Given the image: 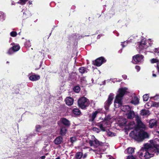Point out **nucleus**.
Instances as JSON below:
<instances>
[{
	"mask_svg": "<svg viewBox=\"0 0 159 159\" xmlns=\"http://www.w3.org/2000/svg\"><path fill=\"white\" fill-rule=\"evenodd\" d=\"M135 68L137 70V72L139 71L140 70V66H135Z\"/></svg>",
	"mask_w": 159,
	"mask_h": 159,
	"instance_id": "nucleus-45",
	"label": "nucleus"
},
{
	"mask_svg": "<svg viewBox=\"0 0 159 159\" xmlns=\"http://www.w3.org/2000/svg\"><path fill=\"white\" fill-rule=\"evenodd\" d=\"M114 94L112 93H110L109 95L107 100L105 103V108L106 110L108 109L110 105L111 104L112 101L114 98Z\"/></svg>",
	"mask_w": 159,
	"mask_h": 159,
	"instance_id": "nucleus-8",
	"label": "nucleus"
},
{
	"mask_svg": "<svg viewBox=\"0 0 159 159\" xmlns=\"http://www.w3.org/2000/svg\"><path fill=\"white\" fill-rule=\"evenodd\" d=\"M157 64V73L158 74L159 73V61L158 62Z\"/></svg>",
	"mask_w": 159,
	"mask_h": 159,
	"instance_id": "nucleus-44",
	"label": "nucleus"
},
{
	"mask_svg": "<svg viewBox=\"0 0 159 159\" xmlns=\"http://www.w3.org/2000/svg\"><path fill=\"white\" fill-rule=\"evenodd\" d=\"M28 77L29 80L32 81H36L40 78V76L39 75L34 74H29L28 75Z\"/></svg>",
	"mask_w": 159,
	"mask_h": 159,
	"instance_id": "nucleus-12",
	"label": "nucleus"
},
{
	"mask_svg": "<svg viewBox=\"0 0 159 159\" xmlns=\"http://www.w3.org/2000/svg\"><path fill=\"white\" fill-rule=\"evenodd\" d=\"M126 120L124 119V121L120 123V124L122 126H125V128L126 129H134V130L130 133L129 136L134 140L140 142L148 137V134L144 131L141 130L140 129L135 125L134 121L130 122L127 125H126Z\"/></svg>",
	"mask_w": 159,
	"mask_h": 159,
	"instance_id": "nucleus-1",
	"label": "nucleus"
},
{
	"mask_svg": "<svg viewBox=\"0 0 159 159\" xmlns=\"http://www.w3.org/2000/svg\"><path fill=\"white\" fill-rule=\"evenodd\" d=\"M122 78L126 80L127 78V76L126 75H122Z\"/></svg>",
	"mask_w": 159,
	"mask_h": 159,
	"instance_id": "nucleus-47",
	"label": "nucleus"
},
{
	"mask_svg": "<svg viewBox=\"0 0 159 159\" xmlns=\"http://www.w3.org/2000/svg\"><path fill=\"white\" fill-rule=\"evenodd\" d=\"M72 113L75 115L78 116L80 114V111L77 108H75L72 110Z\"/></svg>",
	"mask_w": 159,
	"mask_h": 159,
	"instance_id": "nucleus-25",
	"label": "nucleus"
},
{
	"mask_svg": "<svg viewBox=\"0 0 159 159\" xmlns=\"http://www.w3.org/2000/svg\"><path fill=\"white\" fill-rule=\"evenodd\" d=\"M60 120L61 122L66 126H69L70 125V122L66 118H62Z\"/></svg>",
	"mask_w": 159,
	"mask_h": 159,
	"instance_id": "nucleus-21",
	"label": "nucleus"
},
{
	"mask_svg": "<svg viewBox=\"0 0 159 159\" xmlns=\"http://www.w3.org/2000/svg\"><path fill=\"white\" fill-rule=\"evenodd\" d=\"M99 36V35L98 36V37Z\"/></svg>",
	"mask_w": 159,
	"mask_h": 159,
	"instance_id": "nucleus-55",
	"label": "nucleus"
},
{
	"mask_svg": "<svg viewBox=\"0 0 159 159\" xmlns=\"http://www.w3.org/2000/svg\"><path fill=\"white\" fill-rule=\"evenodd\" d=\"M157 124V121L156 120L152 119L150 120L149 123V127L152 128L155 126Z\"/></svg>",
	"mask_w": 159,
	"mask_h": 159,
	"instance_id": "nucleus-23",
	"label": "nucleus"
},
{
	"mask_svg": "<svg viewBox=\"0 0 159 159\" xmlns=\"http://www.w3.org/2000/svg\"><path fill=\"white\" fill-rule=\"evenodd\" d=\"M113 159H115L113 158Z\"/></svg>",
	"mask_w": 159,
	"mask_h": 159,
	"instance_id": "nucleus-58",
	"label": "nucleus"
},
{
	"mask_svg": "<svg viewBox=\"0 0 159 159\" xmlns=\"http://www.w3.org/2000/svg\"><path fill=\"white\" fill-rule=\"evenodd\" d=\"M126 115L127 116V117L129 119H132L134 118L135 116L134 113L133 111L131 110L128 111L127 113H126Z\"/></svg>",
	"mask_w": 159,
	"mask_h": 159,
	"instance_id": "nucleus-16",
	"label": "nucleus"
},
{
	"mask_svg": "<svg viewBox=\"0 0 159 159\" xmlns=\"http://www.w3.org/2000/svg\"><path fill=\"white\" fill-rule=\"evenodd\" d=\"M145 148L147 150L145 155L146 158H150L153 157L154 155V152H157V153H159V145H155L151 143V144H145Z\"/></svg>",
	"mask_w": 159,
	"mask_h": 159,
	"instance_id": "nucleus-2",
	"label": "nucleus"
},
{
	"mask_svg": "<svg viewBox=\"0 0 159 159\" xmlns=\"http://www.w3.org/2000/svg\"><path fill=\"white\" fill-rule=\"evenodd\" d=\"M128 89L125 87L121 88L119 89L118 94L116 96L114 102V105L116 108L118 107L121 105L122 97L124 94L128 92Z\"/></svg>",
	"mask_w": 159,
	"mask_h": 159,
	"instance_id": "nucleus-3",
	"label": "nucleus"
},
{
	"mask_svg": "<svg viewBox=\"0 0 159 159\" xmlns=\"http://www.w3.org/2000/svg\"><path fill=\"white\" fill-rule=\"evenodd\" d=\"M122 110L125 112H127L131 110L129 106L128 105H125L121 107Z\"/></svg>",
	"mask_w": 159,
	"mask_h": 159,
	"instance_id": "nucleus-22",
	"label": "nucleus"
},
{
	"mask_svg": "<svg viewBox=\"0 0 159 159\" xmlns=\"http://www.w3.org/2000/svg\"><path fill=\"white\" fill-rule=\"evenodd\" d=\"M42 126L39 125H36L35 126V129L36 131L38 132H39Z\"/></svg>",
	"mask_w": 159,
	"mask_h": 159,
	"instance_id": "nucleus-34",
	"label": "nucleus"
},
{
	"mask_svg": "<svg viewBox=\"0 0 159 159\" xmlns=\"http://www.w3.org/2000/svg\"><path fill=\"white\" fill-rule=\"evenodd\" d=\"M155 53H159V47L158 48H156L155 49V50L154 51Z\"/></svg>",
	"mask_w": 159,
	"mask_h": 159,
	"instance_id": "nucleus-46",
	"label": "nucleus"
},
{
	"mask_svg": "<svg viewBox=\"0 0 159 159\" xmlns=\"http://www.w3.org/2000/svg\"><path fill=\"white\" fill-rule=\"evenodd\" d=\"M110 119V116H107L105 118L104 121L98 124V126L102 130L104 131L105 130V128L108 127L110 125L111 122L109 121Z\"/></svg>",
	"mask_w": 159,
	"mask_h": 159,
	"instance_id": "nucleus-6",
	"label": "nucleus"
},
{
	"mask_svg": "<svg viewBox=\"0 0 159 159\" xmlns=\"http://www.w3.org/2000/svg\"><path fill=\"white\" fill-rule=\"evenodd\" d=\"M65 102L67 105L70 106L73 104L74 100L72 98L68 97L65 99Z\"/></svg>",
	"mask_w": 159,
	"mask_h": 159,
	"instance_id": "nucleus-14",
	"label": "nucleus"
},
{
	"mask_svg": "<svg viewBox=\"0 0 159 159\" xmlns=\"http://www.w3.org/2000/svg\"><path fill=\"white\" fill-rule=\"evenodd\" d=\"M145 152V155H144V157L145 158H147L145 157V155H146V152H147V149L145 148V144L144 145V147L142 148L139 152V154L140 157H142L143 156V152Z\"/></svg>",
	"mask_w": 159,
	"mask_h": 159,
	"instance_id": "nucleus-18",
	"label": "nucleus"
},
{
	"mask_svg": "<svg viewBox=\"0 0 159 159\" xmlns=\"http://www.w3.org/2000/svg\"><path fill=\"white\" fill-rule=\"evenodd\" d=\"M147 106H149L148 105V104H146V105H145V107H147Z\"/></svg>",
	"mask_w": 159,
	"mask_h": 159,
	"instance_id": "nucleus-52",
	"label": "nucleus"
},
{
	"mask_svg": "<svg viewBox=\"0 0 159 159\" xmlns=\"http://www.w3.org/2000/svg\"><path fill=\"white\" fill-rule=\"evenodd\" d=\"M143 55L137 54L133 57L134 63L135 64H139L143 61Z\"/></svg>",
	"mask_w": 159,
	"mask_h": 159,
	"instance_id": "nucleus-7",
	"label": "nucleus"
},
{
	"mask_svg": "<svg viewBox=\"0 0 159 159\" xmlns=\"http://www.w3.org/2000/svg\"><path fill=\"white\" fill-rule=\"evenodd\" d=\"M136 120L137 123V125H136L138 126L139 128H140V127L142 128L145 127V125L143 124L140 119L139 117L138 116L136 118Z\"/></svg>",
	"mask_w": 159,
	"mask_h": 159,
	"instance_id": "nucleus-13",
	"label": "nucleus"
},
{
	"mask_svg": "<svg viewBox=\"0 0 159 159\" xmlns=\"http://www.w3.org/2000/svg\"><path fill=\"white\" fill-rule=\"evenodd\" d=\"M127 43L128 41H125L123 43H122L121 45L122 46V47L124 48L127 45Z\"/></svg>",
	"mask_w": 159,
	"mask_h": 159,
	"instance_id": "nucleus-42",
	"label": "nucleus"
},
{
	"mask_svg": "<svg viewBox=\"0 0 159 159\" xmlns=\"http://www.w3.org/2000/svg\"><path fill=\"white\" fill-rule=\"evenodd\" d=\"M56 159H60L59 158H57Z\"/></svg>",
	"mask_w": 159,
	"mask_h": 159,
	"instance_id": "nucleus-53",
	"label": "nucleus"
},
{
	"mask_svg": "<svg viewBox=\"0 0 159 159\" xmlns=\"http://www.w3.org/2000/svg\"><path fill=\"white\" fill-rule=\"evenodd\" d=\"M158 133L159 134V131H158Z\"/></svg>",
	"mask_w": 159,
	"mask_h": 159,
	"instance_id": "nucleus-57",
	"label": "nucleus"
},
{
	"mask_svg": "<svg viewBox=\"0 0 159 159\" xmlns=\"http://www.w3.org/2000/svg\"><path fill=\"white\" fill-rule=\"evenodd\" d=\"M5 19V14L2 11H0V21H2Z\"/></svg>",
	"mask_w": 159,
	"mask_h": 159,
	"instance_id": "nucleus-26",
	"label": "nucleus"
},
{
	"mask_svg": "<svg viewBox=\"0 0 159 159\" xmlns=\"http://www.w3.org/2000/svg\"><path fill=\"white\" fill-rule=\"evenodd\" d=\"M66 130H67L65 127H63L61 129L60 132L61 134L62 135H65L66 134Z\"/></svg>",
	"mask_w": 159,
	"mask_h": 159,
	"instance_id": "nucleus-27",
	"label": "nucleus"
},
{
	"mask_svg": "<svg viewBox=\"0 0 159 159\" xmlns=\"http://www.w3.org/2000/svg\"><path fill=\"white\" fill-rule=\"evenodd\" d=\"M159 61L157 59L153 58L151 60V62L152 63H157L159 62Z\"/></svg>",
	"mask_w": 159,
	"mask_h": 159,
	"instance_id": "nucleus-40",
	"label": "nucleus"
},
{
	"mask_svg": "<svg viewBox=\"0 0 159 159\" xmlns=\"http://www.w3.org/2000/svg\"><path fill=\"white\" fill-rule=\"evenodd\" d=\"M126 159H135L133 156H129L127 157Z\"/></svg>",
	"mask_w": 159,
	"mask_h": 159,
	"instance_id": "nucleus-43",
	"label": "nucleus"
},
{
	"mask_svg": "<svg viewBox=\"0 0 159 159\" xmlns=\"http://www.w3.org/2000/svg\"><path fill=\"white\" fill-rule=\"evenodd\" d=\"M45 157V156H43L41 157V159H44Z\"/></svg>",
	"mask_w": 159,
	"mask_h": 159,
	"instance_id": "nucleus-50",
	"label": "nucleus"
},
{
	"mask_svg": "<svg viewBox=\"0 0 159 159\" xmlns=\"http://www.w3.org/2000/svg\"><path fill=\"white\" fill-rule=\"evenodd\" d=\"M134 148L131 147H129L125 150V153L128 154H132L134 152Z\"/></svg>",
	"mask_w": 159,
	"mask_h": 159,
	"instance_id": "nucleus-19",
	"label": "nucleus"
},
{
	"mask_svg": "<svg viewBox=\"0 0 159 159\" xmlns=\"http://www.w3.org/2000/svg\"><path fill=\"white\" fill-rule=\"evenodd\" d=\"M62 140V138L61 137H57L54 140V143L56 144H60Z\"/></svg>",
	"mask_w": 159,
	"mask_h": 159,
	"instance_id": "nucleus-24",
	"label": "nucleus"
},
{
	"mask_svg": "<svg viewBox=\"0 0 159 159\" xmlns=\"http://www.w3.org/2000/svg\"><path fill=\"white\" fill-rule=\"evenodd\" d=\"M158 55H159V54Z\"/></svg>",
	"mask_w": 159,
	"mask_h": 159,
	"instance_id": "nucleus-59",
	"label": "nucleus"
},
{
	"mask_svg": "<svg viewBox=\"0 0 159 159\" xmlns=\"http://www.w3.org/2000/svg\"><path fill=\"white\" fill-rule=\"evenodd\" d=\"M148 47L145 39H142L140 42L137 43L136 48L137 50L139 52H143Z\"/></svg>",
	"mask_w": 159,
	"mask_h": 159,
	"instance_id": "nucleus-5",
	"label": "nucleus"
},
{
	"mask_svg": "<svg viewBox=\"0 0 159 159\" xmlns=\"http://www.w3.org/2000/svg\"><path fill=\"white\" fill-rule=\"evenodd\" d=\"M7 63H9V62H8V61H7Z\"/></svg>",
	"mask_w": 159,
	"mask_h": 159,
	"instance_id": "nucleus-54",
	"label": "nucleus"
},
{
	"mask_svg": "<svg viewBox=\"0 0 159 159\" xmlns=\"http://www.w3.org/2000/svg\"><path fill=\"white\" fill-rule=\"evenodd\" d=\"M101 109H98L96 111L93 112L91 114H90L89 117V120L90 121H93L96 116L99 113L101 112Z\"/></svg>",
	"mask_w": 159,
	"mask_h": 159,
	"instance_id": "nucleus-11",
	"label": "nucleus"
},
{
	"mask_svg": "<svg viewBox=\"0 0 159 159\" xmlns=\"http://www.w3.org/2000/svg\"><path fill=\"white\" fill-rule=\"evenodd\" d=\"M91 139L89 142L90 146L95 148L100 144L99 141L95 138L94 136H91Z\"/></svg>",
	"mask_w": 159,
	"mask_h": 159,
	"instance_id": "nucleus-9",
	"label": "nucleus"
},
{
	"mask_svg": "<svg viewBox=\"0 0 159 159\" xmlns=\"http://www.w3.org/2000/svg\"><path fill=\"white\" fill-rule=\"evenodd\" d=\"M139 102V99L136 96H134L131 101V103L135 105L138 104Z\"/></svg>",
	"mask_w": 159,
	"mask_h": 159,
	"instance_id": "nucleus-17",
	"label": "nucleus"
},
{
	"mask_svg": "<svg viewBox=\"0 0 159 159\" xmlns=\"http://www.w3.org/2000/svg\"><path fill=\"white\" fill-rule=\"evenodd\" d=\"M93 131H94L97 133H98L100 131L99 129L98 128L96 127H93Z\"/></svg>",
	"mask_w": 159,
	"mask_h": 159,
	"instance_id": "nucleus-41",
	"label": "nucleus"
},
{
	"mask_svg": "<svg viewBox=\"0 0 159 159\" xmlns=\"http://www.w3.org/2000/svg\"><path fill=\"white\" fill-rule=\"evenodd\" d=\"M108 134L110 136H112L113 135V134L111 132H109L108 133Z\"/></svg>",
	"mask_w": 159,
	"mask_h": 159,
	"instance_id": "nucleus-48",
	"label": "nucleus"
},
{
	"mask_svg": "<svg viewBox=\"0 0 159 159\" xmlns=\"http://www.w3.org/2000/svg\"><path fill=\"white\" fill-rule=\"evenodd\" d=\"M73 89L75 92L77 93L80 91V88L79 86H76Z\"/></svg>",
	"mask_w": 159,
	"mask_h": 159,
	"instance_id": "nucleus-32",
	"label": "nucleus"
},
{
	"mask_svg": "<svg viewBox=\"0 0 159 159\" xmlns=\"http://www.w3.org/2000/svg\"><path fill=\"white\" fill-rule=\"evenodd\" d=\"M79 106L81 109H85L90 104L89 100L85 97L80 98L78 101Z\"/></svg>",
	"mask_w": 159,
	"mask_h": 159,
	"instance_id": "nucleus-4",
	"label": "nucleus"
},
{
	"mask_svg": "<svg viewBox=\"0 0 159 159\" xmlns=\"http://www.w3.org/2000/svg\"><path fill=\"white\" fill-rule=\"evenodd\" d=\"M77 140L76 138L75 137H73L70 138V142L72 143H73L75 142Z\"/></svg>",
	"mask_w": 159,
	"mask_h": 159,
	"instance_id": "nucleus-35",
	"label": "nucleus"
},
{
	"mask_svg": "<svg viewBox=\"0 0 159 159\" xmlns=\"http://www.w3.org/2000/svg\"><path fill=\"white\" fill-rule=\"evenodd\" d=\"M10 35L12 37H15L17 35V33L16 31H12L10 33Z\"/></svg>",
	"mask_w": 159,
	"mask_h": 159,
	"instance_id": "nucleus-36",
	"label": "nucleus"
},
{
	"mask_svg": "<svg viewBox=\"0 0 159 159\" xmlns=\"http://www.w3.org/2000/svg\"><path fill=\"white\" fill-rule=\"evenodd\" d=\"M25 45L27 47L29 48L31 46V44L29 41H26L25 43Z\"/></svg>",
	"mask_w": 159,
	"mask_h": 159,
	"instance_id": "nucleus-38",
	"label": "nucleus"
},
{
	"mask_svg": "<svg viewBox=\"0 0 159 159\" xmlns=\"http://www.w3.org/2000/svg\"><path fill=\"white\" fill-rule=\"evenodd\" d=\"M106 61V60L103 57H101L96 59L93 62V64L97 66H101L103 63Z\"/></svg>",
	"mask_w": 159,
	"mask_h": 159,
	"instance_id": "nucleus-10",
	"label": "nucleus"
},
{
	"mask_svg": "<svg viewBox=\"0 0 159 159\" xmlns=\"http://www.w3.org/2000/svg\"><path fill=\"white\" fill-rule=\"evenodd\" d=\"M82 153L81 152H77L76 155V158L77 159H80L82 156Z\"/></svg>",
	"mask_w": 159,
	"mask_h": 159,
	"instance_id": "nucleus-28",
	"label": "nucleus"
},
{
	"mask_svg": "<svg viewBox=\"0 0 159 159\" xmlns=\"http://www.w3.org/2000/svg\"><path fill=\"white\" fill-rule=\"evenodd\" d=\"M149 95L148 94H146L143 96V100L144 101H147L148 99Z\"/></svg>",
	"mask_w": 159,
	"mask_h": 159,
	"instance_id": "nucleus-30",
	"label": "nucleus"
},
{
	"mask_svg": "<svg viewBox=\"0 0 159 159\" xmlns=\"http://www.w3.org/2000/svg\"><path fill=\"white\" fill-rule=\"evenodd\" d=\"M158 103L155 102H152L151 104V106L153 107H157L158 106Z\"/></svg>",
	"mask_w": 159,
	"mask_h": 159,
	"instance_id": "nucleus-39",
	"label": "nucleus"
},
{
	"mask_svg": "<svg viewBox=\"0 0 159 159\" xmlns=\"http://www.w3.org/2000/svg\"><path fill=\"white\" fill-rule=\"evenodd\" d=\"M79 72L81 74L84 73L86 71V69L84 67H81L79 69Z\"/></svg>",
	"mask_w": 159,
	"mask_h": 159,
	"instance_id": "nucleus-29",
	"label": "nucleus"
},
{
	"mask_svg": "<svg viewBox=\"0 0 159 159\" xmlns=\"http://www.w3.org/2000/svg\"><path fill=\"white\" fill-rule=\"evenodd\" d=\"M153 99L155 100L158 101H159V95H157L155 96L152 97L151 99Z\"/></svg>",
	"mask_w": 159,
	"mask_h": 159,
	"instance_id": "nucleus-37",
	"label": "nucleus"
},
{
	"mask_svg": "<svg viewBox=\"0 0 159 159\" xmlns=\"http://www.w3.org/2000/svg\"><path fill=\"white\" fill-rule=\"evenodd\" d=\"M11 45L13 46L12 48L15 52L18 51L20 48V46L18 44L12 43H11Z\"/></svg>",
	"mask_w": 159,
	"mask_h": 159,
	"instance_id": "nucleus-20",
	"label": "nucleus"
},
{
	"mask_svg": "<svg viewBox=\"0 0 159 159\" xmlns=\"http://www.w3.org/2000/svg\"><path fill=\"white\" fill-rule=\"evenodd\" d=\"M140 114L141 116L146 117L149 115L150 113L148 110L143 109L140 111Z\"/></svg>",
	"mask_w": 159,
	"mask_h": 159,
	"instance_id": "nucleus-15",
	"label": "nucleus"
},
{
	"mask_svg": "<svg viewBox=\"0 0 159 159\" xmlns=\"http://www.w3.org/2000/svg\"><path fill=\"white\" fill-rule=\"evenodd\" d=\"M147 44L148 45V47L151 46L152 44V41L151 39H149L146 41Z\"/></svg>",
	"mask_w": 159,
	"mask_h": 159,
	"instance_id": "nucleus-33",
	"label": "nucleus"
},
{
	"mask_svg": "<svg viewBox=\"0 0 159 159\" xmlns=\"http://www.w3.org/2000/svg\"><path fill=\"white\" fill-rule=\"evenodd\" d=\"M86 157V154H85L84 155V156H83V158H85V157Z\"/></svg>",
	"mask_w": 159,
	"mask_h": 159,
	"instance_id": "nucleus-51",
	"label": "nucleus"
},
{
	"mask_svg": "<svg viewBox=\"0 0 159 159\" xmlns=\"http://www.w3.org/2000/svg\"><path fill=\"white\" fill-rule=\"evenodd\" d=\"M152 76L153 77H156V75L154 73V71H153L152 72Z\"/></svg>",
	"mask_w": 159,
	"mask_h": 159,
	"instance_id": "nucleus-49",
	"label": "nucleus"
},
{
	"mask_svg": "<svg viewBox=\"0 0 159 159\" xmlns=\"http://www.w3.org/2000/svg\"><path fill=\"white\" fill-rule=\"evenodd\" d=\"M15 52L14 51L12 48H11L9 49L8 52H7V53L9 55H11L12 54Z\"/></svg>",
	"mask_w": 159,
	"mask_h": 159,
	"instance_id": "nucleus-31",
	"label": "nucleus"
},
{
	"mask_svg": "<svg viewBox=\"0 0 159 159\" xmlns=\"http://www.w3.org/2000/svg\"><path fill=\"white\" fill-rule=\"evenodd\" d=\"M152 141L153 142V141H151V142Z\"/></svg>",
	"mask_w": 159,
	"mask_h": 159,
	"instance_id": "nucleus-56",
	"label": "nucleus"
}]
</instances>
